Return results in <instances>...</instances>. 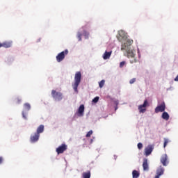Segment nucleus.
<instances>
[{"instance_id":"nucleus-1","label":"nucleus","mask_w":178,"mask_h":178,"mask_svg":"<svg viewBox=\"0 0 178 178\" xmlns=\"http://www.w3.org/2000/svg\"><path fill=\"white\" fill-rule=\"evenodd\" d=\"M133 44V40L127 39L121 46V51H126L125 56H127V58H132L134 60H131V63H136L137 61L136 60V58H134V56H136V54H134V52L133 50L130 49V47Z\"/></svg>"},{"instance_id":"nucleus-2","label":"nucleus","mask_w":178,"mask_h":178,"mask_svg":"<svg viewBox=\"0 0 178 178\" xmlns=\"http://www.w3.org/2000/svg\"><path fill=\"white\" fill-rule=\"evenodd\" d=\"M81 83V72H76L74 76V82L72 84L73 90L75 92H79V86Z\"/></svg>"},{"instance_id":"nucleus-3","label":"nucleus","mask_w":178,"mask_h":178,"mask_svg":"<svg viewBox=\"0 0 178 178\" xmlns=\"http://www.w3.org/2000/svg\"><path fill=\"white\" fill-rule=\"evenodd\" d=\"M51 97L55 101H62V98H63L62 92H56L55 90H51Z\"/></svg>"},{"instance_id":"nucleus-4","label":"nucleus","mask_w":178,"mask_h":178,"mask_svg":"<svg viewBox=\"0 0 178 178\" xmlns=\"http://www.w3.org/2000/svg\"><path fill=\"white\" fill-rule=\"evenodd\" d=\"M67 54H69V50L67 49H65V51L59 53L56 57L57 62H62Z\"/></svg>"},{"instance_id":"nucleus-5","label":"nucleus","mask_w":178,"mask_h":178,"mask_svg":"<svg viewBox=\"0 0 178 178\" xmlns=\"http://www.w3.org/2000/svg\"><path fill=\"white\" fill-rule=\"evenodd\" d=\"M166 109V104H165V102H163L160 105L157 106L155 108V113H159V112H165Z\"/></svg>"},{"instance_id":"nucleus-6","label":"nucleus","mask_w":178,"mask_h":178,"mask_svg":"<svg viewBox=\"0 0 178 178\" xmlns=\"http://www.w3.org/2000/svg\"><path fill=\"white\" fill-rule=\"evenodd\" d=\"M160 162L162 163L163 166H168V165H169L168 154H163L160 159Z\"/></svg>"},{"instance_id":"nucleus-7","label":"nucleus","mask_w":178,"mask_h":178,"mask_svg":"<svg viewBox=\"0 0 178 178\" xmlns=\"http://www.w3.org/2000/svg\"><path fill=\"white\" fill-rule=\"evenodd\" d=\"M147 106H148V100H145L143 104L138 106V111L140 113H144L147 111Z\"/></svg>"},{"instance_id":"nucleus-8","label":"nucleus","mask_w":178,"mask_h":178,"mask_svg":"<svg viewBox=\"0 0 178 178\" xmlns=\"http://www.w3.org/2000/svg\"><path fill=\"white\" fill-rule=\"evenodd\" d=\"M67 149V145L66 144H62L58 148H56V152H57L58 155L60 154H63L65 151Z\"/></svg>"},{"instance_id":"nucleus-9","label":"nucleus","mask_w":178,"mask_h":178,"mask_svg":"<svg viewBox=\"0 0 178 178\" xmlns=\"http://www.w3.org/2000/svg\"><path fill=\"white\" fill-rule=\"evenodd\" d=\"M152 151H154V146L152 145H149L145 149V155L146 156H149V155H151L152 153Z\"/></svg>"},{"instance_id":"nucleus-10","label":"nucleus","mask_w":178,"mask_h":178,"mask_svg":"<svg viewBox=\"0 0 178 178\" xmlns=\"http://www.w3.org/2000/svg\"><path fill=\"white\" fill-rule=\"evenodd\" d=\"M40 140V134L35 132L34 134H32L30 138L31 143H37Z\"/></svg>"},{"instance_id":"nucleus-11","label":"nucleus","mask_w":178,"mask_h":178,"mask_svg":"<svg viewBox=\"0 0 178 178\" xmlns=\"http://www.w3.org/2000/svg\"><path fill=\"white\" fill-rule=\"evenodd\" d=\"M165 172V169L163 168L162 165H161L156 170V175L155 178H159L160 176H162Z\"/></svg>"},{"instance_id":"nucleus-12","label":"nucleus","mask_w":178,"mask_h":178,"mask_svg":"<svg viewBox=\"0 0 178 178\" xmlns=\"http://www.w3.org/2000/svg\"><path fill=\"white\" fill-rule=\"evenodd\" d=\"M118 40L119 41H122V39L120 38H122V40H126V38H127V36L126 35V33L124 32L123 30L119 31H118Z\"/></svg>"},{"instance_id":"nucleus-13","label":"nucleus","mask_w":178,"mask_h":178,"mask_svg":"<svg viewBox=\"0 0 178 178\" xmlns=\"http://www.w3.org/2000/svg\"><path fill=\"white\" fill-rule=\"evenodd\" d=\"M10 48L12 47V41H6L3 43L0 42V48Z\"/></svg>"},{"instance_id":"nucleus-14","label":"nucleus","mask_w":178,"mask_h":178,"mask_svg":"<svg viewBox=\"0 0 178 178\" xmlns=\"http://www.w3.org/2000/svg\"><path fill=\"white\" fill-rule=\"evenodd\" d=\"M143 170L148 172L149 170V166L148 165V159H144L143 163Z\"/></svg>"},{"instance_id":"nucleus-15","label":"nucleus","mask_w":178,"mask_h":178,"mask_svg":"<svg viewBox=\"0 0 178 178\" xmlns=\"http://www.w3.org/2000/svg\"><path fill=\"white\" fill-rule=\"evenodd\" d=\"M84 115V104H81L78 109V116Z\"/></svg>"},{"instance_id":"nucleus-16","label":"nucleus","mask_w":178,"mask_h":178,"mask_svg":"<svg viewBox=\"0 0 178 178\" xmlns=\"http://www.w3.org/2000/svg\"><path fill=\"white\" fill-rule=\"evenodd\" d=\"M111 55H112V51H105L103 55V58L104 60L109 59L111 58Z\"/></svg>"},{"instance_id":"nucleus-17","label":"nucleus","mask_w":178,"mask_h":178,"mask_svg":"<svg viewBox=\"0 0 178 178\" xmlns=\"http://www.w3.org/2000/svg\"><path fill=\"white\" fill-rule=\"evenodd\" d=\"M41 133H44V125H40L37 129L36 134L40 136Z\"/></svg>"},{"instance_id":"nucleus-18","label":"nucleus","mask_w":178,"mask_h":178,"mask_svg":"<svg viewBox=\"0 0 178 178\" xmlns=\"http://www.w3.org/2000/svg\"><path fill=\"white\" fill-rule=\"evenodd\" d=\"M82 177L83 178H90L91 177V172L87 171V172H83Z\"/></svg>"},{"instance_id":"nucleus-19","label":"nucleus","mask_w":178,"mask_h":178,"mask_svg":"<svg viewBox=\"0 0 178 178\" xmlns=\"http://www.w3.org/2000/svg\"><path fill=\"white\" fill-rule=\"evenodd\" d=\"M161 118H162V119H163L164 120H168L170 116H169V114L168 113V112H163V113H162Z\"/></svg>"},{"instance_id":"nucleus-20","label":"nucleus","mask_w":178,"mask_h":178,"mask_svg":"<svg viewBox=\"0 0 178 178\" xmlns=\"http://www.w3.org/2000/svg\"><path fill=\"white\" fill-rule=\"evenodd\" d=\"M132 176H133V178H138V177H140V172H138V171L134 170L132 172Z\"/></svg>"},{"instance_id":"nucleus-21","label":"nucleus","mask_w":178,"mask_h":178,"mask_svg":"<svg viewBox=\"0 0 178 178\" xmlns=\"http://www.w3.org/2000/svg\"><path fill=\"white\" fill-rule=\"evenodd\" d=\"M24 108L26 109V111H30V109H31V106H30V104L26 103L24 104Z\"/></svg>"},{"instance_id":"nucleus-22","label":"nucleus","mask_w":178,"mask_h":178,"mask_svg":"<svg viewBox=\"0 0 178 178\" xmlns=\"http://www.w3.org/2000/svg\"><path fill=\"white\" fill-rule=\"evenodd\" d=\"M169 143V139L164 138L163 148H166V145Z\"/></svg>"},{"instance_id":"nucleus-23","label":"nucleus","mask_w":178,"mask_h":178,"mask_svg":"<svg viewBox=\"0 0 178 178\" xmlns=\"http://www.w3.org/2000/svg\"><path fill=\"white\" fill-rule=\"evenodd\" d=\"M99 86L100 88H102V87H104V86H105V80H102L99 83Z\"/></svg>"},{"instance_id":"nucleus-24","label":"nucleus","mask_w":178,"mask_h":178,"mask_svg":"<svg viewBox=\"0 0 178 178\" xmlns=\"http://www.w3.org/2000/svg\"><path fill=\"white\" fill-rule=\"evenodd\" d=\"M81 37H83V34L80 32H78L77 38H78L79 41H81Z\"/></svg>"},{"instance_id":"nucleus-25","label":"nucleus","mask_w":178,"mask_h":178,"mask_svg":"<svg viewBox=\"0 0 178 178\" xmlns=\"http://www.w3.org/2000/svg\"><path fill=\"white\" fill-rule=\"evenodd\" d=\"M83 35H84L85 38H88V36L90 35V33L87 32L86 31H84Z\"/></svg>"},{"instance_id":"nucleus-26","label":"nucleus","mask_w":178,"mask_h":178,"mask_svg":"<svg viewBox=\"0 0 178 178\" xmlns=\"http://www.w3.org/2000/svg\"><path fill=\"white\" fill-rule=\"evenodd\" d=\"M98 101H99V97H96L92 99V102H94L95 104H97Z\"/></svg>"},{"instance_id":"nucleus-27","label":"nucleus","mask_w":178,"mask_h":178,"mask_svg":"<svg viewBox=\"0 0 178 178\" xmlns=\"http://www.w3.org/2000/svg\"><path fill=\"white\" fill-rule=\"evenodd\" d=\"M92 134V130H90V131H89L87 133L86 137H88H88H91Z\"/></svg>"},{"instance_id":"nucleus-28","label":"nucleus","mask_w":178,"mask_h":178,"mask_svg":"<svg viewBox=\"0 0 178 178\" xmlns=\"http://www.w3.org/2000/svg\"><path fill=\"white\" fill-rule=\"evenodd\" d=\"M136 83V78H134L129 81L130 84H134Z\"/></svg>"},{"instance_id":"nucleus-29","label":"nucleus","mask_w":178,"mask_h":178,"mask_svg":"<svg viewBox=\"0 0 178 178\" xmlns=\"http://www.w3.org/2000/svg\"><path fill=\"white\" fill-rule=\"evenodd\" d=\"M124 65H126V62L122 61V62L120 63V67H123V66H124Z\"/></svg>"},{"instance_id":"nucleus-30","label":"nucleus","mask_w":178,"mask_h":178,"mask_svg":"<svg viewBox=\"0 0 178 178\" xmlns=\"http://www.w3.org/2000/svg\"><path fill=\"white\" fill-rule=\"evenodd\" d=\"M138 149H141L143 148V143H138Z\"/></svg>"},{"instance_id":"nucleus-31","label":"nucleus","mask_w":178,"mask_h":178,"mask_svg":"<svg viewBox=\"0 0 178 178\" xmlns=\"http://www.w3.org/2000/svg\"><path fill=\"white\" fill-rule=\"evenodd\" d=\"M20 102H22V99L17 98V104H20Z\"/></svg>"},{"instance_id":"nucleus-32","label":"nucleus","mask_w":178,"mask_h":178,"mask_svg":"<svg viewBox=\"0 0 178 178\" xmlns=\"http://www.w3.org/2000/svg\"><path fill=\"white\" fill-rule=\"evenodd\" d=\"M22 116H23L24 119H27V117L26 116L24 112H22Z\"/></svg>"},{"instance_id":"nucleus-33","label":"nucleus","mask_w":178,"mask_h":178,"mask_svg":"<svg viewBox=\"0 0 178 178\" xmlns=\"http://www.w3.org/2000/svg\"><path fill=\"white\" fill-rule=\"evenodd\" d=\"M3 162V158L0 156V165Z\"/></svg>"}]
</instances>
